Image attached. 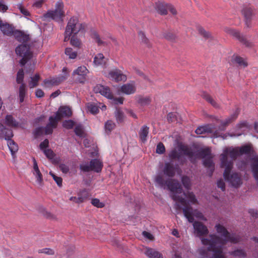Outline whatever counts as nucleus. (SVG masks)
Returning <instances> with one entry per match:
<instances>
[{
    "mask_svg": "<svg viewBox=\"0 0 258 258\" xmlns=\"http://www.w3.org/2000/svg\"><path fill=\"white\" fill-rule=\"evenodd\" d=\"M183 212L184 216L187 218L188 221L192 223L194 222V217L201 219L203 220H206V219L204 217L202 213L197 210H192L191 208L185 207L183 209Z\"/></svg>",
    "mask_w": 258,
    "mask_h": 258,
    "instance_id": "obj_10",
    "label": "nucleus"
},
{
    "mask_svg": "<svg viewBox=\"0 0 258 258\" xmlns=\"http://www.w3.org/2000/svg\"><path fill=\"white\" fill-rule=\"evenodd\" d=\"M181 181L184 187L189 189L190 187L191 183L190 179L187 176H183L181 178Z\"/></svg>",
    "mask_w": 258,
    "mask_h": 258,
    "instance_id": "obj_50",
    "label": "nucleus"
},
{
    "mask_svg": "<svg viewBox=\"0 0 258 258\" xmlns=\"http://www.w3.org/2000/svg\"><path fill=\"white\" fill-rule=\"evenodd\" d=\"M60 119H58L57 118V114H55V116H50L49 118V123H48L49 125L55 128L57 126V122Z\"/></svg>",
    "mask_w": 258,
    "mask_h": 258,
    "instance_id": "obj_46",
    "label": "nucleus"
},
{
    "mask_svg": "<svg viewBox=\"0 0 258 258\" xmlns=\"http://www.w3.org/2000/svg\"><path fill=\"white\" fill-rule=\"evenodd\" d=\"M49 174L51 176V177L53 178L54 180L56 182L57 185L59 187H61L62 186V179L61 177L57 176L51 171L49 172Z\"/></svg>",
    "mask_w": 258,
    "mask_h": 258,
    "instance_id": "obj_48",
    "label": "nucleus"
},
{
    "mask_svg": "<svg viewBox=\"0 0 258 258\" xmlns=\"http://www.w3.org/2000/svg\"><path fill=\"white\" fill-rule=\"evenodd\" d=\"M195 233L199 237H201L208 233V230L206 226L199 222L193 223Z\"/></svg>",
    "mask_w": 258,
    "mask_h": 258,
    "instance_id": "obj_15",
    "label": "nucleus"
},
{
    "mask_svg": "<svg viewBox=\"0 0 258 258\" xmlns=\"http://www.w3.org/2000/svg\"><path fill=\"white\" fill-rule=\"evenodd\" d=\"M75 125V122L72 120H65L62 123V126L63 127L67 129H71Z\"/></svg>",
    "mask_w": 258,
    "mask_h": 258,
    "instance_id": "obj_52",
    "label": "nucleus"
},
{
    "mask_svg": "<svg viewBox=\"0 0 258 258\" xmlns=\"http://www.w3.org/2000/svg\"><path fill=\"white\" fill-rule=\"evenodd\" d=\"M151 101L150 97H141L139 100V103L142 105H148Z\"/></svg>",
    "mask_w": 258,
    "mask_h": 258,
    "instance_id": "obj_49",
    "label": "nucleus"
},
{
    "mask_svg": "<svg viewBox=\"0 0 258 258\" xmlns=\"http://www.w3.org/2000/svg\"><path fill=\"white\" fill-rule=\"evenodd\" d=\"M67 69L66 68H63L62 72L64 73V75H61L57 77L51 78L50 79H45L44 81V85L46 87H49L52 86L58 85L60 82L65 80L68 76L67 73Z\"/></svg>",
    "mask_w": 258,
    "mask_h": 258,
    "instance_id": "obj_11",
    "label": "nucleus"
},
{
    "mask_svg": "<svg viewBox=\"0 0 258 258\" xmlns=\"http://www.w3.org/2000/svg\"><path fill=\"white\" fill-rule=\"evenodd\" d=\"M80 169L84 172H89L91 171V162L88 163H83L80 164Z\"/></svg>",
    "mask_w": 258,
    "mask_h": 258,
    "instance_id": "obj_47",
    "label": "nucleus"
},
{
    "mask_svg": "<svg viewBox=\"0 0 258 258\" xmlns=\"http://www.w3.org/2000/svg\"><path fill=\"white\" fill-rule=\"evenodd\" d=\"M225 31L226 33L232 36L240 41L243 42L245 41V38L241 35L239 32L236 30L226 27L225 28Z\"/></svg>",
    "mask_w": 258,
    "mask_h": 258,
    "instance_id": "obj_20",
    "label": "nucleus"
},
{
    "mask_svg": "<svg viewBox=\"0 0 258 258\" xmlns=\"http://www.w3.org/2000/svg\"><path fill=\"white\" fill-rule=\"evenodd\" d=\"M75 132L77 136L81 138L84 137L85 134L84 128L81 124H78L76 126Z\"/></svg>",
    "mask_w": 258,
    "mask_h": 258,
    "instance_id": "obj_42",
    "label": "nucleus"
},
{
    "mask_svg": "<svg viewBox=\"0 0 258 258\" xmlns=\"http://www.w3.org/2000/svg\"><path fill=\"white\" fill-rule=\"evenodd\" d=\"M45 156L49 159L53 160L52 162L56 164L58 163L60 159L59 158H56L55 159H53L54 157L55 156L54 153L51 149H46L44 150V151H43Z\"/></svg>",
    "mask_w": 258,
    "mask_h": 258,
    "instance_id": "obj_34",
    "label": "nucleus"
},
{
    "mask_svg": "<svg viewBox=\"0 0 258 258\" xmlns=\"http://www.w3.org/2000/svg\"><path fill=\"white\" fill-rule=\"evenodd\" d=\"M107 77L116 82L125 81L127 79L126 76L120 70L117 69L110 71Z\"/></svg>",
    "mask_w": 258,
    "mask_h": 258,
    "instance_id": "obj_13",
    "label": "nucleus"
},
{
    "mask_svg": "<svg viewBox=\"0 0 258 258\" xmlns=\"http://www.w3.org/2000/svg\"><path fill=\"white\" fill-rule=\"evenodd\" d=\"M165 175L168 177H173L175 173V169L170 163H166L163 169Z\"/></svg>",
    "mask_w": 258,
    "mask_h": 258,
    "instance_id": "obj_29",
    "label": "nucleus"
},
{
    "mask_svg": "<svg viewBox=\"0 0 258 258\" xmlns=\"http://www.w3.org/2000/svg\"><path fill=\"white\" fill-rule=\"evenodd\" d=\"M115 127V123L111 120H108L104 124L105 132L107 134H110Z\"/></svg>",
    "mask_w": 258,
    "mask_h": 258,
    "instance_id": "obj_36",
    "label": "nucleus"
},
{
    "mask_svg": "<svg viewBox=\"0 0 258 258\" xmlns=\"http://www.w3.org/2000/svg\"><path fill=\"white\" fill-rule=\"evenodd\" d=\"M155 182L157 185L161 187L167 189L170 191V196L172 199L177 203L184 206L186 204V201L182 196L186 198L188 204H197L198 200L192 192L185 194L182 192L181 185L175 180L170 179L165 181L160 174H157L155 177Z\"/></svg>",
    "mask_w": 258,
    "mask_h": 258,
    "instance_id": "obj_2",
    "label": "nucleus"
},
{
    "mask_svg": "<svg viewBox=\"0 0 258 258\" xmlns=\"http://www.w3.org/2000/svg\"><path fill=\"white\" fill-rule=\"evenodd\" d=\"M99 106L93 103H89L87 105L88 111L93 114H95L99 111Z\"/></svg>",
    "mask_w": 258,
    "mask_h": 258,
    "instance_id": "obj_43",
    "label": "nucleus"
},
{
    "mask_svg": "<svg viewBox=\"0 0 258 258\" xmlns=\"http://www.w3.org/2000/svg\"><path fill=\"white\" fill-rule=\"evenodd\" d=\"M63 7V3L61 1L57 2L55 4V9L48 11L45 15V17L56 21H62L63 18L64 16Z\"/></svg>",
    "mask_w": 258,
    "mask_h": 258,
    "instance_id": "obj_7",
    "label": "nucleus"
},
{
    "mask_svg": "<svg viewBox=\"0 0 258 258\" xmlns=\"http://www.w3.org/2000/svg\"><path fill=\"white\" fill-rule=\"evenodd\" d=\"M53 128H54V127H53L52 126H50L48 124H47L45 127V134H46V135L51 134L52 133Z\"/></svg>",
    "mask_w": 258,
    "mask_h": 258,
    "instance_id": "obj_63",
    "label": "nucleus"
},
{
    "mask_svg": "<svg viewBox=\"0 0 258 258\" xmlns=\"http://www.w3.org/2000/svg\"><path fill=\"white\" fill-rule=\"evenodd\" d=\"M24 76V71L23 70V69L20 70L17 73V82L19 84L22 83L23 81Z\"/></svg>",
    "mask_w": 258,
    "mask_h": 258,
    "instance_id": "obj_55",
    "label": "nucleus"
},
{
    "mask_svg": "<svg viewBox=\"0 0 258 258\" xmlns=\"http://www.w3.org/2000/svg\"><path fill=\"white\" fill-rule=\"evenodd\" d=\"M239 155L238 148L232 147L224 149L221 155V167L225 168L224 177L234 187H237L241 184V179L238 174L232 173L230 175V173L233 167V161Z\"/></svg>",
    "mask_w": 258,
    "mask_h": 258,
    "instance_id": "obj_3",
    "label": "nucleus"
},
{
    "mask_svg": "<svg viewBox=\"0 0 258 258\" xmlns=\"http://www.w3.org/2000/svg\"><path fill=\"white\" fill-rule=\"evenodd\" d=\"M91 171L99 172L103 167L102 162L99 159H92L91 161Z\"/></svg>",
    "mask_w": 258,
    "mask_h": 258,
    "instance_id": "obj_21",
    "label": "nucleus"
},
{
    "mask_svg": "<svg viewBox=\"0 0 258 258\" xmlns=\"http://www.w3.org/2000/svg\"><path fill=\"white\" fill-rule=\"evenodd\" d=\"M69 40L70 41L71 45L79 49L82 47V42L81 40L78 38L77 35L71 36V39Z\"/></svg>",
    "mask_w": 258,
    "mask_h": 258,
    "instance_id": "obj_33",
    "label": "nucleus"
},
{
    "mask_svg": "<svg viewBox=\"0 0 258 258\" xmlns=\"http://www.w3.org/2000/svg\"><path fill=\"white\" fill-rule=\"evenodd\" d=\"M179 150L180 153L187 156L191 162H193L194 158H197L199 156L198 154L194 153L190 148L185 146H181Z\"/></svg>",
    "mask_w": 258,
    "mask_h": 258,
    "instance_id": "obj_19",
    "label": "nucleus"
},
{
    "mask_svg": "<svg viewBox=\"0 0 258 258\" xmlns=\"http://www.w3.org/2000/svg\"><path fill=\"white\" fill-rule=\"evenodd\" d=\"M59 167L63 173H67L69 171V167L64 164H60Z\"/></svg>",
    "mask_w": 258,
    "mask_h": 258,
    "instance_id": "obj_62",
    "label": "nucleus"
},
{
    "mask_svg": "<svg viewBox=\"0 0 258 258\" xmlns=\"http://www.w3.org/2000/svg\"><path fill=\"white\" fill-rule=\"evenodd\" d=\"M237 148L239 149V155L249 154L253 152V148L250 144L245 145Z\"/></svg>",
    "mask_w": 258,
    "mask_h": 258,
    "instance_id": "obj_32",
    "label": "nucleus"
},
{
    "mask_svg": "<svg viewBox=\"0 0 258 258\" xmlns=\"http://www.w3.org/2000/svg\"><path fill=\"white\" fill-rule=\"evenodd\" d=\"M169 157L171 159H179L180 155L178 154L176 149L172 150L169 154Z\"/></svg>",
    "mask_w": 258,
    "mask_h": 258,
    "instance_id": "obj_60",
    "label": "nucleus"
},
{
    "mask_svg": "<svg viewBox=\"0 0 258 258\" xmlns=\"http://www.w3.org/2000/svg\"><path fill=\"white\" fill-rule=\"evenodd\" d=\"M39 253H44L48 255H52L54 254V251L53 249L50 248H43L38 250Z\"/></svg>",
    "mask_w": 258,
    "mask_h": 258,
    "instance_id": "obj_59",
    "label": "nucleus"
},
{
    "mask_svg": "<svg viewBox=\"0 0 258 258\" xmlns=\"http://www.w3.org/2000/svg\"><path fill=\"white\" fill-rule=\"evenodd\" d=\"M88 73L89 71L86 67L80 66L74 71L73 75L77 76L76 80L78 82L84 83L86 80V76Z\"/></svg>",
    "mask_w": 258,
    "mask_h": 258,
    "instance_id": "obj_12",
    "label": "nucleus"
},
{
    "mask_svg": "<svg viewBox=\"0 0 258 258\" xmlns=\"http://www.w3.org/2000/svg\"><path fill=\"white\" fill-rule=\"evenodd\" d=\"M149 127L147 125H143L141 127L139 135L140 140L142 142L145 143L147 141V137L149 134Z\"/></svg>",
    "mask_w": 258,
    "mask_h": 258,
    "instance_id": "obj_23",
    "label": "nucleus"
},
{
    "mask_svg": "<svg viewBox=\"0 0 258 258\" xmlns=\"http://www.w3.org/2000/svg\"><path fill=\"white\" fill-rule=\"evenodd\" d=\"M115 117L118 123L122 122L124 119V115L122 111L117 110L115 112Z\"/></svg>",
    "mask_w": 258,
    "mask_h": 258,
    "instance_id": "obj_45",
    "label": "nucleus"
},
{
    "mask_svg": "<svg viewBox=\"0 0 258 258\" xmlns=\"http://www.w3.org/2000/svg\"><path fill=\"white\" fill-rule=\"evenodd\" d=\"M13 137L11 130L7 128L0 122V139H5L8 141V146L13 158L18 150V145L11 139Z\"/></svg>",
    "mask_w": 258,
    "mask_h": 258,
    "instance_id": "obj_6",
    "label": "nucleus"
},
{
    "mask_svg": "<svg viewBox=\"0 0 258 258\" xmlns=\"http://www.w3.org/2000/svg\"><path fill=\"white\" fill-rule=\"evenodd\" d=\"M64 53L70 59H75L78 55L77 52L71 47H67L65 49Z\"/></svg>",
    "mask_w": 258,
    "mask_h": 258,
    "instance_id": "obj_38",
    "label": "nucleus"
},
{
    "mask_svg": "<svg viewBox=\"0 0 258 258\" xmlns=\"http://www.w3.org/2000/svg\"><path fill=\"white\" fill-rule=\"evenodd\" d=\"M44 93L40 89H37L35 92V95L38 98H41L44 96Z\"/></svg>",
    "mask_w": 258,
    "mask_h": 258,
    "instance_id": "obj_64",
    "label": "nucleus"
},
{
    "mask_svg": "<svg viewBox=\"0 0 258 258\" xmlns=\"http://www.w3.org/2000/svg\"><path fill=\"white\" fill-rule=\"evenodd\" d=\"M33 161V169L32 172L36 178V182L40 184L43 180L42 175L39 169L37 161L34 158H32Z\"/></svg>",
    "mask_w": 258,
    "mask_h": 258,
    "instance_id": "obj_16",
    "label": "nucleus"
},
{
    "mask_svg": "<svg viewBox=\"0 0 258 258\" xmlns=\"http://www.w3.org/2000/svg\"><path fill=\"white\" fill-rule=\"evenodd\" d=\"M215 227L221 237L211 235L209 238H201L202 244L207 247L199 250L200 258H225L222 251L224 245L228 242L236 243L239 241L238 236L230 234L222 225L218 224Z\"/></svg>",
    "mask_w": 258,
    "mask_h": 258,
    "instance_id": "obj_1",
    "label": "nucleus"
},
{
    "mask_svg": "<svg viewBox=\"0 0 258 258\" xmlns=\"http://www.w3.org/2000/svg\"><path fill=\"white\" fill-rule=\"evenodd\" d=\"M91 204L97 208H103L105 206L103 203L101 202L99 199L96 198L92 200Z\"/></svg>",
    "mask_w": 258,
    "mask_h": 258,
    "instance_id": "obj_54",
    "label": "nucleus"
},
{
    "mask_svg": "<svg viewBox=\"0 0 258 258\" xmlns=\"http://www.w3.org/2000/svg\"><path fill=\"white\" fill-rule=\"evenodd\" d=\"M213 127L209 125H206L198 127L195 132L198 135H202L206 133H211L213 131Z\"/></svg>",
    "mask_w": 258,
    "mask_h": 258,
    "instance_id": "obj_27",
    "label": "nucleus"
},
{
    "mask_svg": "<svg viewBox=\"0 0 258 258\" xmlns=\"http://www.w3.org/2000/svg\"><path fill=\"white\" fill-rule=\"evenodd\" d=\"M231 254L234 255V256L238 257H245V253L243 250L241 249H237L234 250L231 253Z\"/></svg>",
    "mask_w": 258,
    "mask_h": 258,
    "instance_id": "obj_56",
    "label": "nucleus"
},
{
    "mask_svg": "<svg viewBox=\"0 0 258 258\" xmlns=\"http://www.w3.org/2000/svg\"><path fill=\"white\" fill-rule=\"evenodd\" d=\"M145 254L149 258H163L158 251L149 247L146 248Z\"/></svg>",
    "mask_w": 258,
    "mask_h": 258,
    "instance_id": "obj_26",
    "label": "nucleus"
},
{
    "mask_svg": "<svg viewBox=\"0 0 258 258\" xmlns=\"http://www.w3.org/2000/svg\"><path fill=\"white\" fill-rule=\"evenodd\" d=\"M13 34H14L15 38L19 42H24L28 39V36L20 31H15Z\"/></svg>",
    "mask_w": 258,
    "mask_h": 258,
    "instance_id": "obj_35",
    "label": "nucleus"
},
{
    "mask_svg": "<svg viewBox=\"0 0 258 258\" xmlns=\"http://www.w3.org/2000/svg\"><path fill=\"white\" fill-rule=\"evenodd\" d=\"M49 144V141L47 139L44 140L40 144V148L41 150L44 151V150H46V148L48 147Z\"/></svg>",
    "mask_w": 258,
    "mask_h": 258,
    "instance_id": "obj_61",
    "label": "nucleus"
},
{
    "mask_svg": "<svg viewBox=\"0 0 258 258\" xmlns=\"http://www.w3.org/2000/svg\"><path fill=\"white\" fill-rule=\"evenodd\" d=\"M1 31L4 35H12L14 33V28L8 24H1L0 26Z\"/></svg>",
    "mask_w": 258,
    "mask_h": 258,
    "instance_id": "obj_28",
    "label": "nucleus"
},
{
    "mask_svg": "<svg viewBox=\"0 0 258 258\" xmlns=\"http://www.w3.org/2000/svg\"><path fill=\"white\" fill-rule=\"evenodd\" d=\"M40 78V76L38 74H36L33 77H31L29 83L30 88H33L36 87L38 84Z\"/></svg>",
    "mask_w": 258,
    "mask_h": 258,
    "instance_id": "obj_39",
    "label": "nucleus"
},
{
    "mask_svg": "<svg viewBox=\"0 0 258 258\" xmlns=\"http://www.w3.org/2000/svg\"><path fill=\"white\" fill-rule=\"evenodd\" d=\"M106 62V59L102 53H98L94 57L93 63L96 67H103L105 65Z\"/></svg>",
    "mask_w": 258,
    "mask_h": 258,
    "instance_id": "obj_24",
    "label": "nucleus"
},
{
    "mask_svg": "<svg viewBox=\"0 0 258 258\" xmlns=\"http://www.w3.org/2000/svg\"><path fill=\"white\" fill-rule=\"evenodd\" d=\"M205 99L211 105H212L215 107H218V105L216 102V101L209 95H207L205 96Z\"/></svg>",
    "mask_w": 258,
    "mask_h": 258,
    "instance_id": "obj_57",
    "label": "nucleus"
},
{
    "mask_svg": "<svg viewBox=\"0 0 258 258\" xmlns=\"http://www.w3.org/2000/svg\"><path fill=\"white\" fill-rule=\"evenodd\" d=\"M139 35L140 38L143 44L148 47L151 46V43L150 40L146 37L144 32H140Z\"/></svg>",
    "mask_w": 258,
    "mask_h": 258,
    "instance_id": "obj_41",
    "label": "nucleus"
},
{
    "mask_svg": "<svg viewBox=\"0 0 258 258\" xmlns=\"http://www.w3.org/2000/svg\"><path fill=\"white\" fill-rule=\"evenodd\" d=\"M57 118L61 119L63 117H69L72 115L71 109L68 106H61L56 112Z\"/></svg>",
    "mask_w": 258,
    "mask_h": 258,
    "instance_id": "obj_17",
    "label": "nucleus"
},
{
    "mask_svg": "<svg viewBox=\"0 0 258 258\" xmlns=\"http://www.w3.org/2000/svg\"><path fill=\"white\" fill-rule=\"evenodd\" d=\"M83 29V24L80 23L77 17L73 16L68 21L64 32V41L67 42L71 36L77 35Z\"/></svg>",
    "mask_w": 258,
    "mask_h": 258,
    "instance_id": "obj_4",
    "label": "nucleus"
},
{
    "mask_svg": "<svg viewBox=\"0 0 258 258\" xmlns=\"http://www.w3.org/2000/svg\"><path fill=\"white\" fill-rule=\"evenodd\" d=\"M5 123L9 126L18 127L19 122L11 115H7L5 119Z\"/></svg>",
    "mask_w": 258,
    "mask_h": 258,
    "instance_id": "obj_30",
    "label": "nucleus"
},
{
    "mask_svg": "<svg viewBox=\"0 0 258 258\" xmlns=\"http://www.w3.org/2000/svg\"><path fill=\"white\" fill-rule=\"evenodd\" d=\"M165 151V147L164 146V145L161 143H160L159 144H158L157 146V148H156V153H158V154H163Z\"/></svg>",
    "mask_w": 258,
    "mask_h": 258,
    "instance_id": "obj_58",
    "label": "nucleus"
},
{
    "mask_svg": "<svg viewBox=\"0 0 258 258\" xmlns=\"http://www.w3.org/2000/svg\"><path fill=\"white\" fill-rule=\"evenodd\" d=\"M27 92V90L26 89L25 86L24 84H22L19 88V96L20 98V102L21 103L23 102L24 100V98L26 96Z\"/></svg>",
    "mask_w": 258,
    "mask_h": 258,
    "instance_id": "obj_40",
    "label": "nucleus"
},
{
    "mask_svg": "<svg viewBox=\"0 0 258 258\" xmlns=\"http://www.w3.org/2000/svg\"><path fill=\"white\" fill-rule=\"evenodd\" d=\"M168 4L158 2L156 3L155 9L156 11L161 15L167 14Z\"/></svg>",
    "mask_w": 258,
    "mask_h": 258,
    "instance_id": "obj_22",
    "label": "nucleus"
},
{
    "mask_svg": "<svg viewBox=\"0 0 258 258\" xmlns=\"http://www.w3.org/2000/svg\"><path fill=\"white\" fill-rule=\"evenodd\" d=\"M200 155L203 159V163L205 167L209 168L211 176L214 170V164L212 160V156L209 148L202 149L200 152Z\"/></svg>",
    "mask_w": 258,
    "mask_h": 258,
    "instance_id": "obj_9",
    "label": "nucleus"
},
{
    "mask_svg": "<svg viewBox=\"0 0 258 258\" xmlns=\"http://www.w3.org/2000/svg\"><path fill=\"white\" fill-rule=\"evenodd\" d=\"M94 91L96 93H100L106 98L112 99L113 103L114 104H122L123 102L122 97L114 98L111 92L110 89L107 87L101 85H97L94 88Z\"/></svg>",
    "mask_w": 258,
    "mask_h": 258,
    "instance_id": "obj_8",
    "label": "nucleus"
},
{
    "mask_svg": "<svg viewBox=\"0 0 258 258\" xmlns=\"http://www.w3.org/2000/svg\"><path fill=\"white\" fill-rule=\"evenodd\" d=\"M242 13L245 19L248 20L250 19L253 15L254 10L251 8L245 7L242 10Z\"/></svg>",
    "mask_w": 258,
    "mask_h": 258,
    "instance_id": "obj_37",
    "label": "nucleus"
},
{
    "mask_svg": "<svg viewBox=\"0 0 258 258\" xmlns=\"http://www.w3.org/2000/svg\"><path fill=\"white\" fill-rule=\"evenodd\" d=\"M238 114V111L236 110L234 114L232 115L231 116L225 119V120L221 121V125L219 126V128L221 130H224L226 126H227L232 120H233L237 117Z\"/></svg>",
    "mask_w": 258,
    "mask_h": 258,
    "instance_id": "obj_31",
    "label": "nucleus"
},
{
    "mask_svg": "<svg viewBox=\"0 0 258 258\" xmlns=\"http://www.w3.org/2000/svg\"><path fill=\"white\" fill-rule=\"evenodd\" d=\"M16 52L18 55L22 57L20 61V63L22 66H24L29 62L31 65V63H32L31 69H34L36 61L35 59H33L32 58L33 53L30 50L29 46L28 45L22 44L19 45L16 48Z\"/></svg>",
    "mask_w": 258,
    "mask_h": 258,
    "instance_id": "obj_5",
    "label": "nucleus"
},
{
    "mask_svg": "<svg viewBox=\"0 0 258 258\" xmlns=\"http://www.w3.org/2000/svg\"><path fill=\"white\" fill-rule=\"evenodd\" d=\"M89 194L86 190H83L78 194V197H71L70 198L71 201L77 204H80L84 202L86 199H88Z\"/></svg>",
    "mask_w": 258,
    "mask_h": 258,
    "instance_id": "obj_18",
    "label": "nucleus"
},
{
    "mask_svg": "<svg viewBox=\"0 0 258 258\" xmlns=\"http://www.w3.org/2000/svg\"><path fill=\"white\" fill-rule=\"evenodd\" d=\"M91 37L95 40L98 44L100 45L103 44V42L101 40L98 33L96 31H93L92 32Z\"/></svg>",
    "mask_w": 258,
    "mask_h": 258,
    "instance_id": "obj_51",
    "label": "nucleus"
},
{
    "mask_svg": "<svg viewBox=\"0 0 258 258\" xmlns=\"http://www.w3.org/2000/svg\"><path fill=\"white\" fill-rule=\"evenodd\" d=\"M136 91V84L134 82H131L122 85L119 91L126 95H131L135 93Z\"/></svg>",
    "mask_w": 258,
    "mask_h": 258,
    "instance_id": "obj_14",
    "label": "nucleus"
},
{
    "mask_svg": "<svg viewBox=\"0 0 258 258\" xmlns=\"http://www.w3.org/2000/svg\"><path fill=\"white\" fill-rule=\"evenodd\" d=\"M17 7L19 9L21 13L24 16H28L30 15V13L28 11L23 7L22 3L17 4Z\"/></svg>",
    "mask_w": 258,
    "mask_h": 258,
    "instance_id": "obj_53",
    "label": "nucleus"
},
{
    "mask_svg": "<svg viewBox=\"0 0 258 258\" xmlns=\"http://www.w3.org/2000/svg\"><path fill=\"white\" fill-rule=\"evenodd\" d=\"M197 29L199 33L203 37L205 38H209L211 37V33L209 32L206 31L203 27L198 26Z\"/></svg>",
    "mask_w": 258,
    "mask_h": 258,
    "instance_id": "obj_44",
    "label": "nucleus"
},
{
    "mask_svg": "<svg viewBox=\"0 0 258 258\" xmlns=\"http://www.w3.org/2000/svg\"><path fill=\"white\" fill-rule=\"evenodd\" d=\"M231 61L232 63L237 64L239 66L243 67H246L248 65L244 58L236 55L232 56Z\"/></svg>",
    "mask_w": 258,
    "mask_h": 258,
    "instance_id": "obj_25",
    "label": "nucleus"
}]
</instances>
